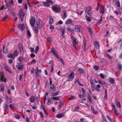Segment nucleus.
Wrapping results in <instances>:
<instances>
[{"label":"nucleus","instance_id":"32","mask_svg":"<svg viewBox=\"0 0 122 122\" xmlns=\"http://www.w3.org/2000/svg\"><path fill=\"white\" fill-rule=\"evenodd\" d=\"M102 16L101 17V18L99 19V20L97 22L96 24L97 25H98L100 24V22L102 21Z\"/></svg>","mask_w":122,"mask_h":122},{"label":"nucleus","instance_id":"58","mask_svg":"<svg viewBox=\"0 0 122 122\" xmlns=\"http://www.w3.org/2000/svg\"><path fill=\"white\" fill-rule=\"evenodd\" d=\"M83 12L82 11H79L77 12V13L78 14H79L80 15H81L83 13Z\"/></svg>","mask_w":122,"mask_h":122},{"label":"nucleus","instance_id":"10","mask_svg":"<svg viewBox=\"0 0 122 122\" xmlns=\"http://www.w3.org/2000/svg\"><path fill=\"white\" fill-rule=\"evenodd\" d=\"M0 76L1 80L2 81H4L5 82L7 81V80H6V78H4V75L3 72L2 71L0 72Z\"/></svg>","mask_w":122,"mask_h":122},{"label":"nucleus","instance_id":"52","mask_svg":"<svg viewBox=\"0 0 122 122\" xmlns=\"http://www.w3.org/2000/svg\"><path fill=\"white\" fill-rule=\"evenodd\" d=\"M9 107L11 109H13L14 105L13 104H11L9 105Z\"/></svg>","mask_w":122,"mask_h":122},{"label":"nucleus","instance_id":"50","mask_svg":"<svg viewBox=\"0 0 122 122\" xmlns=\"http://www.w3.org/2000/svg\"><path fill=\"white\" fill-rule=\"evenodd\" d=\"M8 107V105L6 104H5V106L4 107V109L5 110H7Z\"/></svg>","mask_w":122,"mask_h":122},{"label":"nucleus","instance_id":"43","mask_svg":"<svg viewBox=\"0 0 122 122\" xmlns=\"http://www.w3.org/2000/svg\"><path fill=\"white\" fill-rule=\"evenodd\" d=\"M82 96H83L82 97H83L84 96V94L85 92V91H84V89L83 88H82Z\"/></svg>","mask_w":122,"mask_h":122},{"label":"nucleus","instance_id":"2","mask_svg":"<svg viewBox=\"0 0 122 122\" xmlns=\"http://www.w3.org/2000/svg\"><path fill=\"white\" fill-rule=\"evenodd\" d=\"M74 73L73 71L71 72L67 77L68 79H67V81H71L74 79Z\"/></svg>","mask_w":122,"mask_h":122},{"label":"nucleus","instance_id":"59","mask_svg":"<svg viewBox=\"0 0 122 122\" xmlns=\"http://www.w3.org/2000/svg\"><path fill=\"white\" fill-rule=\"evenodd\" d=\"M27 33L28 36H31V34L29 30H28L27 31Z\"/></svg>","mask_w":122,"mask_h":122},{"label":"nucleus","instance_id":"54","mask_svg":"<svg viewBox=\"0 0 122 122\" xmlns=\"http://www.w3.org/2000/svg\"><path fill=\"white\" fill-rule=\"evenodd\" d=\"M39 97V96L38 97H37L36 99V101L38 102H39L40 101V98Z\"/></svg>","mask_w":122,"mask_h":122},{"label":"nucleus","instance_id":"57","mask_svg":"<svg viewBox=\"0 0 122 122\" xmlns=\"http://www.w3.org/2000/svg\"><path fill=\"white\" fill-rule=\"evenodd\" d=\"M38 28L37 27H36L35 28V32L36 33H38Z\"/></svg>","mask_w":122,"mask_h":122},{"label":"nucleus","instance_id":"16","mask_svg":"<svg viewBox=\"0 0 122 122\" xmlns=\"http://www.w3.org/2000/svg\"><path fill=\"white\" fill-rule=\"evenodd\" d=\"M29 100L30 102H33L35 100V99L33 96H32L29 98Z\"/></svg>","mask_w":122,"mask_h":122},{"label":"nucleus","instance_id":"28","mask_svg":"<svg viewBox=\"0 0 122 122\" xmlns=\"http://www.w3.org/2000/svg\"><path fill=\"white\" fill-rule=\"evenodd\" d=\"M54 55L55 56L57 57V58H59L58 55L56 52V51L54 49Z\"/></svg>","mask_w":122,"mask_h":122},{"label":"nucleus","instance_id":"29","mask_svg":"<svg viewBox=\"0 0 122 122\" xmlns=\"http://www.w3.org/2000/svg\"><path fill=\"white\" fill-rule=\"evenodd\" d=\"M76 98L74 96H71V97L68 98L69 100H72L75 99Z\"/></svg>","mask_w":122,"mask_h":122},{"label":"nucleus","instance_id":"11","mask_svg":"<svg viewBox=\"0 0 122 122\" xmlns=\"http://www.w3.org/2000/svg\"><path fill=\"white\" fill-rule=\"evenodd\" d=\"M71 38L73 40L72 44L75 47H76V38L73 36H71Z\"/></svg>","mask_w":122,"mask_h":122},{"label":"nucleus","instance_id":"45","mask_svg":"<svg viewBox=\"0 0 122 122\" xmlns=\"http://www.w3.org/2000/svg\"><path fill=\"white\" fill-rule=\"evenodd\" d=\"M48 100L47 105H50V104H49V103L51 102V99L50 98H48Z\"/></svg>","mask_w":122,"mask_h":122},{"label":"nucleus","instance_id":"20","mask_svg":"<svg viewBox=\"0 0 122 122\" xmlns=\"http://www.w3.org/2000/svg\"><path fill=\"white\" fill-rule=\"evenodd\" d=\"M63 17L64 19L67 16L66 12V10H64L63 11Z\"/></svg>","mask_w":122,"mask_h":122},{"label":"nucleus","instance_id":"24","mask_svg":"<svg viewBox=\"0 0 122 122\" xmlns=\"http://www.w3.org/2000/svg\"><path fill=\"white\" fill-rule=\"evenodd\" d=\"M91 108L92 112L95 114H96L97 113V112L96 111H95V109L92 106L91 107Z\"/></svg>","mask_w":122,"mask_h":122},{"label":"nucleus","instance_id":"35","mask_svg":"<svg viewBox=\"0 0 122 122\" xmlns=\"http://www.w3.org/2000/svg\"><path fill=\"white\" fill-rule=\"evenodd\" d=\"M39 50V47L38 46H36L35 48V53H36Z\"/></svg>","mask_w":122,"mask_h":122},{"label":"nucleus","instance_id":"23","mask_svg":"<svg viewBox=\"0 0 122 122\" xmlns=\"http://www.w3.org/2000/svg\"><path fill=\"white\" fill-rule=\"evenodd\" d=\"M67 31L70 32H72L74 31V30L69 28H67L66 29Z\"/></svg>","mask_w":122,"mask_h":122},{"label":"nucleus","instance_id":"38","mask_svg":"<svg viewBox=\"0 0 122 122\" xmlns=\"http://www.w3.org/2000/svg\"><path fill=\"white\" fill-rule=\"evenodd\" d=\"M94 69L96 71H97L99 69V67L98 66L96 65H95L94 66Z\"/></svg>","mask_w":122,"mask_h":122},{"label":"nucleus","instance_id":"40","mask_svg":"<svg viewBox=\"0 0 122 122\" xmlns=\"http://www.w3.org/2000/svg\"><path fill=\"white\" fill-rule=\"evenodd\" d=\"M6 45L5 44H4L3 45V52L4 53H7V51H4V49L5 48V46Z\"/></svg>","mask_w":122,"mask_h":122},{"label":"nucleus","instance_id":"62","mask_svg":"<svg viewBox=\"0 0 122 122\" xmlns=\"http://www.w3.org/2000/svg\"><path fill=\"white\" fill-rule=\"evenodd\" d=\"M30 51L31 52H33L34 51V49L33 48H31L30 49Z\"/></svg>","mask_w":122,"mask_h":122},{"label":"nucleus","instance_id":"8","mask_svg":"<svg viewBox=\"0 0 122 122\" xmlns=\"http://www.w3.org/2000/svg\"><path fill=\"white\" fill-rule=\"evenodd\" d=\"M37 25L38 28H40L42 27V22L41 20L40 19H38L37 22Z\"/></svg>","mask_w":122,"mask_h":122},{"label":"nucleus","instance_id":"48","mask_svg":"<svg viewBox=\"0 0 122 122\" xmlns=\"http://www.w3.org/2000/svg\"><path fill=\"white\" fill-rule=\"evenodd\" d=\"M8 17V15H5L4 17L2 18V20H6Z\"/></svg>","mask_w":122,"mask_h":122},{"label":"nucleus","instance_id":"46","mask_svg":"<svg viewBox=\"0 0 122 122\" xmlns=\"http://www.w3.org/2000/svg\"><path fill=\"white\" fill-rule=\"evenodd\" d=\"M15 118L17 119H19L20 118V117L19 115H16L15 116Z\"/></svg>","mask_w":122,"mask_h":122},{"label":"nucleus","instance_id":"7","mask_svg":"<svg viewBox=\"0 0 122 122\" xmlns=\"http://www.w3.org/2000/svg\"><path fill=\"white\" fill-rule=\"evenodd\" d=\"M60 9L59 6L56 5H54V11L56 13H59L60 11Z\"/></svg>","mask_w":122,"mask_h":122},{"label":"nucleus","instance_id":"26","mask_svg":"<svg viewBox=\"0 0 122 122\" xmlns=\"http://www.w3.org/2000/svg\"><path fill=\"white\" fill-rule=\"evenodd\" d=\"M109 81L110 83H113L114 82V79L112 78H109Z\"/></svg>","mask_w":122,"mask_h":122},{"label":"nucleus","instance_id":"19","mask_svg":"<svg viewBox=\"0 0 122 122\" xmlns=\"http://www.w3.org/2000/svg\"><path fill=\"white\" fill-rule=\"evenodd\" d=\"M72 22V20L70 19H68L66 21L65 23L66 25L71 24Z\"/></svg>","mask_w":122,"mask_h":122},{"label":"nucleus","instance_id":"14","mask_svg":"<svg viewBox=\"0 0 122 122\" xmlns=\"http://www.w3.org/2000/svg\"><path fill=\"white\" fill-rule=\"evenodd\" d=\"M64 114L60 113L58 114L56 116V117L58 118H61L64 117Z\"/></svg>","mask_w":122,"mask_h":122},{"label":"nucleus","instance_id":"3","mask_svg":"<svg viewBox=\"0 0 122 122\" xmlns=\"http://www.w3.org/2000/svg\"><path fill=\"white\" fill-rule=\"evenodd\" d=\"M53 22V18L51 16L50 17V20L49 23L50 26V29L52 31L53 30V25H52Z\"/></svg>","mask_w":122,"mask_h":122},{"label":"nucleus","instance_id":"21","mask_svg":"<svg viewBox=\"0 0 122 122\" xmlns=\"http://www.w3.org/2000/svg\"><path fill=\"white\" fill-rule=\"evenodd\" d=\"M8 57L9 58H11L13 59H14L15 57L13 54H9L8 55Z\"/></svg>","mask_w":122,"mask_h":122},{"label":"nucleus","instance_id":"5","mask_svg":"<svg viewBox=\"0 0 122 122\" xmlns=\"http://www.w3.org/2000/svg\"><path fill=\"white\" fill-rule=\"evenodd\" d=\"M35 20L34 16H32L30 19V22L31 26L33 27L35 23Z\"/></svg>","mask_w":122,"mask_h":122},{"label":"nucleus","instance_id":"39","mask_svg":"<svg viewBox=\"0 0 122 122\" xmlns=\"http://www.w3.org/2000/svg\"><path fill=\"white\" fill-rule=\"evenodd\" d=\"M116 4L117 5V6L118 7H120V4L119 1H117L116 2Z\"/></svg>","mask_w":122,"mask_h":122},{"label":"nucleus","instance_id":"61","mask_svg":"<svg viewBox=\"0 0 122 122\" xmlns=\"http://www.w3.org/2000/svg\"><path fill=\"white\" fill-rule=\"evenodd\" d=\"M87 20L89 22L91 21V18L89 17H87L86 18Z\"/></svg>","mask_w":122,"mask_h":122},{"label":"nucleus","instance_id":"12","mask_svg":"<svg viewBox=\"0 0 122 122\" xmlns=\"http://www.w3.org/2000/svg\"><path fill=\"white\" fill-rule=\"evenodd\" d=\"M24 25L23 24H21L19 25L18 26V28L19 30L22 31L24 29Z\"/></svg>","mask_w":122,"mask_h":122},{"label":"nucleus","instance_id":"22","mask_svg":"<svg viewBox=\"0 0 122 122\" xmlns=\"http://www.w3.org/2000/svg\"><path fill=\"white\" fill-rule=\"evenodd\" d=\"M18 53L19 52L17 50H16L14 52L13 54L14 56L15 57L18 55Z\"/></svg>","mask_w":122,"mask_h":122},{"label":"nucleus","instance_id":"4","mask_svg":"<svg viewBox=\"0 0 122 122\" xmlns=\"http://www.w3.org/2000/svg\"><path fill=\"white\" fill-rule=\"evenodd\" d=\"M23 65L21 64H18L16 66V68L20 71H21L23 70Z\"/></svg>","mask_w":122,"mask_h":122},{"label":"nucleus","instance_id":"63","mask_svg":"<svg viewBox=\"0 0 122 122\" xmlns=\"http://www.w3.org/2000/svg\"><path fill=\"white\" fill-rule=\"evenodd\" d=\"M95 90L98 92H100L99 89L97 87H95Z\"/></svg>","mask_w":122,"mask_h":122},{"label":"nucleus","instance_id":"37","mask_svg":"<svg viewBox=\"0 0 122 122\" xmlns=\"http://www.w3.org/2000/svg\"><path fill=\"white\" fill-rule=\"evenodd\" d=\"M117 67L120 70H121L122 69V65L119 64L117 66Z\"/></svg>","mask_w":122,"mask_h":122},{"label":"nucleus","instance_id":"30","mask_svg":"<svg viewBox=\"0 0 122 122\" xmlns=\"http://www.w3.org/2000/svg\"><path fill=\"white\" fill-rule=\"evenodd\" d=\"M19 47L20 51H23V48L22 45L21 44H20L19 45Z\"/></svg>","mask_w":122,"mask_h":122},{"label":"nucleus","instance_id":"15","mask_svg":"<svg viewBox=\"0 0 122 122\" xmlns=\"http://www.w3.org/2000/svg\"><path fill=\"white\" fill-rule=\"evenodd\" d=\"M4 69L5 70L7 71L8 72H9L10 73H12V72L9 69V68L8 65H5L4 67Z\"/></svg>","mask_w":122,"mask_h":122},{"label":"nucleus","instance_id":"34","mask_svg":"<svg viewBox=\"0 0 122 122\" xmlns=\"http://www.w3.org/2000/svg\"><path fill=\"white\" fill-rule=\"evenodd\" d=\"M105 54L106 56L108 57L110 59H111L112 58V57L110 55H109L107 53H106Z\"/></svg>","mask_w":122,"mask_h":122},{"label":"nucleus","instance_id":"18","mask_svg":"<svg viewBox=\"0 0 122 122\" xmlns=\"http://www.w3.org/2000/svg\"><path fill=\"white\" fill-rule=\"evenodd\" d=\"M17 60L20 63H21L22 62V60H25L24 59V57L22 56H20L18 58Z\"/></svg>","mask_w":122,"mask_h":122},{"label":"nucleus","instance_id":"31","mask_svg":"<svg viewBox=\"0 0 122 122\" xmlns=\"http://www.w3.org/2000/svg\"><path fill=\"white\" fill-rule=\"evenodd\" d=\"M50 92H52L53 91V84H52L50 87Z\"/></svg>","mask_w":122,"mask_h":122},{"label":"nucleus","instance_id":"56","mask_svg":"<svg viewBox=\"0 0 122 122\" xmlns=\"http://www.w3.org/2000/svg\"><path fill=\"white\" fill-rule=\"evenodd\" d=\"M100 77L102 79H103L104 78V75L102 73L100 74Z\"/></svg>","mask_w":122,"mask_h":122},{"label":"nucleus","instance_id":"51","mask_svg":"<svg viewBox=\"0 0 122 122\" xmlns=\"http://www.w3.org/2000/svg\"><path fill=\"white\" fill-rule=\"evenodd\" d=\"M60 92L59 91H58L56 92H54V96H56L58 95Z\"/></svg>","mask_w":122,"mask_h":122},{"label":"nucleus","instance_id":"42","mask_svg":"<svg viewBox=\"0 0 122 122\" xmlns=\"http://www.w3.org/2000/svg\"><path fill=\"white\" fill-rule=\"evenodd\" d=\"M10 4L8 2L6 3V8L9 9L10 8Z\"/></svg>","mask_w":122,"mask_h":122},{"label":"nucleus","instance_id":"44","mask_svg":"<svg viewBox=\"0 0 122 122\" xmlns=\"http://www.w3.org/2000/svg\"><path fill=\"white\" fill-rule=\"evenodd\" d=\"M47 40L48 41L50 42H52L51 38L50 37H47Z\"/></svg>","mask_w":122,"mask_h":122},{"label":"nucleus","instance_id":"41","mask_svg":"<svg viewBox=\"0 0 122 122\" xmlns=\"http://www.w3.org/2000/svg\"><path fill=\"white\" fill-rule=\"evenodd\" d=\"M102 8V11H101V13L103 14L104 12L105 9L104 6H103Z\"/></svg>","mask_w":122,"mask_h":122},{"label":"nucleus","instance_id":"25","mask_svg":"<svg viewBox=\"0 0 122 122\" xmlns=\"http://www.w3.org/2000/svg\"><path fill=\"white\" fill-rule=\"evenodd\" d=\"M78 72L80 73H83L84 72V70L81 68H79L78 69Z\"/></svg>","mask_w":122,"mask_h":122},{"label":"nucleus","instance_id":"6","mask_svg":"<svg viewBox=\"0 0 122 122\" xmlns=\"http://www.w3.org/2000/svg\"><path fill=\"white\" fill-rule=\"evenodd\" d=\"M85 11L89 15H91L93 13L92 11V8L90 7H87Z\"/></svg>","mask_w":122,"mask_h":122},{"label":"nucleus","instance_id":"1","mask_svg":"<svg viewBox=\"0 0 122 122\" xmlns=\"http://www.w3.org/2000/svg\"><path fill=\"white\" fill-rule=\"evenodd\" d=\"M25 14L22 10H21L19 12L18 15L19 16L20 19L21 21H22L23 19L24 16H25Z\"/></svg>","mask_w":122,"mask_h":122},{"label":"nucleus","instance_id":"47","mask_svg":"<svg viewBox=\"0 0 122 122\" xmlns=\"http://www.w3.org/2000/svg\"><path fill=\"white\" fill-rule=\"evenodd\" d=\"M65 32V28H63L62 29V36H63V35L64 34Z\"/></svg>","mask_w":122,"mask_h":122},{"label":"nucleus","instance_id":"13","mask_svg":"<svg viewBox=\"0 0 122 122\" xmlns=\"http://www.w3.org/2000/svg\"><path fill=\"white\" fill-rule=\"evenodd\" d=\"M81 27L79 25H77L76 26L75 28V31L77 32H79L80 31V28Z\"/></svg>","mask_w":122,"mask_h":122},{"label":"nucleus","instance_id":"9","mask_svg":"<svg viewBox=\"0 0 122 122\" xmlns=\"http://www.w3.org/2000/svg\"><path fill=\"white\" fill-rule=\"evenodd\" d=\"M46 1L47 2H44L43 3L47 7H49V3L51 4L53 3V1L51 0H47Z\"/></svg>","mask_w":122,"mask_h":122},{"label":"nucleus","instance_id":"33","mask_svg":"<svg viewBox=\"0 0 122 122\" xmlns=\"http://www.w3.org/2000/svg\"><path fill=\"white\" fill-rule=\"evenodd\" d=\"M36 75L37 76H38V71H39V72H40V73H41V70H38V68L37 67L36 68Z\"/></svg>","mask_w":122,"mask_h":122},{"label":"nucleus","instance_id":"36","mask_svg":"<svg viewBox=\"0 0 122 122\" xmlns=\"http://www.w3.org/2000/svg\"><path fill=\"white\" fill-rule=\"evenodd\" d=\"M88 30L90 33V34L91 35V36H92V31L91 30L90 28V26H89L88 27Z\"/></svg>","mask_w":122,"mask_h":122},{"label":"nucleus","instance_id":"17","mask_svg":"<svg viewBox=\"0 0 122 122\" xmlns=\"http://www.w3.org/2000/svg\"><path fill=\"white\" fill-rule=\"evenodd\" d=\"M94 45L96 49H98L99 47V43L97 41H95L94 42Z\"/></svg>","mask_w":122,"mask_h":122},{"label":"nucleus","instance_id":"27","mask_svg":"<svg viewBox=\"0 0 122 122\" xmlns=\"http://www.w3.org/2000/svg\"><path fill=\"white\" fill-rule=\"evenodd\" d=\"M116 105L117 107L119 108H120L121 107V105L120 102L118 101L116 102Z\"/></svg>","mask_w":122,"mask_h":122},{"label":"nucleus","instance_id":"60","mask_svg":"<svg viewBox=\"0 0 122 122\" xmlns=\"http://www.w3.org/2000/svg\"><path fill=\"white\" fill-rule=\"evenodd\" d=\"M107 118H108V119L110 121H111V122L112 121V120L111 117H109L108 115H107Z\"/></svg>","mask_w":122,"mask_h":122},{"label":"nucleus","instance_id":"53","mask_svg":"<svg viewBox=\"0 0 122 122\" xmlns=\"http://www.w3.org/2000/svg\"><path fill=\"white\" fill-rule=\"evenodd\" d=\"M6 98L9 101V102L11 103L12 102V101L9 98L8 96L6 97Z\"/></svg>","mask_w":122,"mask_h":122},{"label":"nucleus","instance_id":"55","mask_svg":"<svg viewBox=\"0 0 122 122\" xmlns=\"http://www.w3.org/2000/svg\"><path fill=\"white\" fill-rule=\"evenodd\" d=\"M23 76V74H20L19 76V80H21L22 79V77Z\"/></svg>","mask_w":122,"mask_h":122},{"label":"nucleus","instance_id":"49","mask_svg":"<svg viewBox=\"0 0 122 122\" xmlns=\"http://www.w3.org/2000/svg\"><path fill=\"white\" fill-rule=\"evenodd\" d=\"M60 97L59 96L57 97H54V100H59L60 99Z\"/></svg>","mask_w":122,"mask_h":122},{"label":"nucleus","instance_id":"64","mask_svg":"<svg viewBox=\"0 0 122 122\" xmlns=\"http://www.w3.org/2000/svg\"><path fill=\"white\" fill-rule=\"evenodd\" d=\"M39 114L41 118H43V115L42 113L41 112H39Z\"/></svg>","mask_w":122,"mask_h":122}]
</instances>
